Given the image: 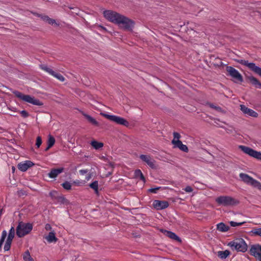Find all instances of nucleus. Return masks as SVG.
I'll return each instance as SVG.
<instances>
[{
	"mask_svg": "<svg viewBox=\"0 0 261 261\" xmlns=\"http://www.w3.org/2000/svg\"><path fill=\"white\" fill-rule=\"evenodd\" d=\"M250 254L256 259L261 261V245L258 244L251 246L249 250Z\"/></svg>",
	"mask_w": 261,
	"mask_h": 261,
	"instance_id": "f8f14e48",
	"label": "nucleus"
},
{
	"mask_svg": "<svg viewBox=\"0 0 261 261\" xmlns=\"http://www.w3.org/2000/svg\"><path fill=\"white\" fill-rule=\"evenodd\" d=\"M20 113L21 115H22V116L24 118H26L29 116L28 113L25 110H22V111H20Z\"/></svg>",
	"mask_w": 261,
	"mask_h": 261,
	"instance_id": "a18cd8bd",
	"label": "nucleus"
},
{
	"mask_svg": "<svg viewBox=\"0 0 261 261\" xmlns=\"http://www.w3.org/2000/svg\"><path fill=\"white\" fill-rule=\"evenodd\" d=\"M34 164H17L18 168L21 171H25Z\"/></svg>",
	"mask_w": 261,
	"mask_h": 261,
	"instance_id": "bb28decb",
	"label": "nucleus"
},
{
	"mask_svg": "<svg viewBox=\"0 0 261 261\" xmlns=\"http://www.w3.org/2000/svg\"><path fill=\"white\" fill-rule=\"evenodd\" d=\"M184 190L187 193H191L193 191V188L189 186H187Z\"/></svg>",
	"mask_w": 261,
	"mask_h": 261,
	"instance_id": "c03bdc74",
	"label": "nucleus"
},
{
	"mask_svg": "<svg viewBox=\"0 0 261 261\" xmlns=\"http://www.w3.org/2000/svg\"><path fill=\"white\" fill-rule=\"evenodd\" d=\"M239 176L242 180L245 183L251 185L253 187L257 188L258 189H261V184L248 174L241 173L240 174Z\"/></svg>",
	"mask_w": 261,
	"mask_h": 261,
	"instance_id": "423d86ee",
	"label": "nucleus"
},
{
	"mask_svg": "<svg viewBox=\"0 0 261 261\" xmlns=\"http://www.w3.org/2000/svg\"><path fill=\"white\" fill-rule=\"evenodd\" d=\"M51 75L57 79L61 82H64L65 81V78L63 76L59 73L56 72L54 71L53 73L51 74Z\"/></svg>",
	"mask_w": 261,
	"mask_h": 261,
	"instance_id": "72a5a7b5",
	"label": "nucleus"
},
{
	"mask_svg": "<svg viewBox=\"0 0 261 261\" xmlns=\"http://www.w3.org/2000/svg\"><path fill=\"white\" fill-rule=\"evenodd\" d=\"M103 15L107 20L117 24L121 28L128 29L133 26V23L130 19L116 12L105 11Z\"/></svg>",
	"mask_w": 261,
	"mask_h": 261,
	"instance_id": "f257e3e1",
	"label": "nucleus"
},
{
	"mask_svg": "<svg viewBox=\"0 0 261 261\" xmlns=\"http://www.w3.org/2000/svg\"><path fill=\"white\" fill-rule=\"evenodd\" d=\"M63 168H59L57 169H53L48 174V176L51 178H56L60 173L62 172Z\"/></svg>",
	"mask_w": 261,
	"mask_h": 261,
	"instance_id": "6ab92c4d",
	"label": "nucleus"
},
{
	"mask_svg": "<svg viewBox=\"0 0 261 261\" xmlns=\"http://www.w3.org/2000/svg\"><path fill=\"white\" fill-rule=\"evenodd\" d=\"M238 62L247 66L251 70L261 76V68L256 66L254 63H249L248 61L244 60H238Z\"/></svg>",
	"mask_w": 261,
	"mask_h": 261,
	"instance_id": "9d476101",
	"label": "nucleus"
},
{
	"mask_svg": "<svg viewBox=\"0 0 261 261\" xmlns=\"http://www.w3.org/2000/svg\"><path fill=\"white\" fill-rule=\"evenodd\" d=\"M160 187H157L155 188H151L148 190V191L152 193H156L157 191L159 190Z\"/></svg>",
	"mask_w": 261,
	"mask_h": 261,
	"instance_id": "49530a36",
	"label": "nucleus"
},
{
	"mask_svg": "<svg viewBox=\"0 0 261 261\" xmlns=\"http://www.w3.org/2000/svg\"><path fill=\"white\" fill-rule=\"evenodd\" d=\"M227 246L232 250H236L238 252H245L247 250V245L242 238H237L229 242Z\"/></svg>",
	"mask_w": 261,
	"mask_h": 261,
	"instance_id": "f03ea898",
	"label": "nucleus"
},
{
	"mask_svg": "<svg viewBox=\"0 0 261 261\" xmlns=\"http://www.w3.org/2000/svg\"><path fill=\"white\" fill-rule=\"evenodd\" d=\"M45 229L46 230H50L51 229V226L49 224H46L45 226Z\"/></svg>",
	"mask_w": 261,
	"mask_h": 261,
	"instance_id": "de8ad7c7",
	"label": "nucleus"
},
{
	"mask_svg": "<svg viewBox=\"0 0 261 261\" xmlns=\"http://www.w3.org/2000/svg\"><path fill=\"white\" fill-rule=\"evenodd\" d=\"M241 111L246 115L253 117H257L258 114L254 110L249 109L244 105H241Z\"/></svg>",
	"mask_w": 261,
	"mask_h": 261,
	"instance_id": "4468645a",
	"label": "nucleus"
},
{
	"mask_svg": "<svg viewBox=\"0 0 261 261\" xmlns=\"http://www.w3.org/2000/svg\"><path fill=\"white\" fill-rule=\"evenodd\" d=\"M32 229V224L20 222L16 227V235L19 238H22L29 234Z\"/></svg>",
	"mask_w": 261,
	"mask_h": 261,
	"instance_id": "20e7f679",
	"label": "nucleus"
},
{
	"mask_svg": "<svg viewBox=\"0 0 261 261\" xmlns=\"http://www.w3.org/2000/svg\"><path fill=\"white\" fill-rule=\"evenodd\" d=\"M11 244H10L9 243H6L4 246V250L5 251H8L10 250L11 248Z\"/></svg>",
	"mask_w": 261,
	"mask_h": 261,
	"instance_id": "37998d69",
	"label": "nucleus"
},
{
	"mask_svg": "<svg viewBox=\"0 0 261 261\" xmlns=\"http://www.w3.org/2000/svg\"><path fill=\"white\" fill-rule=\"evenodd\" d=\"M134 175L136 178H139L140 180L145 181V177L140 170H136L134 173Z\"/></svg>",
	"mask_w": 261,
	"mask_h": 261,
	"instance_id": "a878e982",
	"label": "nucleus"
},
{
	"mask_svg": "<svg viewBox=\"0 0 261 261\" xmlns=\"http://www.w3.org/2000/svg\"><path fill=\"white\" fill-rule=\"evenodd\" d=\"M244 223H245L244 222L238 223V222H234V221H230L229 222L230 225H231V226H232V227H236V226H241Z\"/></svg>",
	"mask_w": 261,
	"mask_h": 261,
	"instance_id": "ea45409f",
	"label": "nucleus"
},
{
	"mask_svg": "<svg viewBox=\"0 0 261 261\" xmlns=\"http://www.w3.org/2000/svg\"><path fill=\"white\" fill-rule=\"evenodd\" d=\"M41 68L42 69V70L45 71L50 75H51V74L53 73L54 71L51 68L48 67L46 66L42 65L41 66Z\"/></svg>",
	"mask_w": 261,
	"mask_h": 261,
	"instance_id": "4c0bfd02",
	"label": "nucleus"
},
{
	"mask_svg": "<svg viewBox=\"0 0 261 261\" xmlns=\"http://www.w3.org/2000/svg\"><path fill=\"white\" fill-rule=\"evenodd\" d=\"M215 201L218 205L224 206H233L239 203L238 200L229 196H219L216 199Z\"/></svg>",
	"mask_w": 261,
	"mask_h": 261,
	"instance_id": "7ed1b4c3",
	"label": "nucleus"
},
{
	"mask_svg": "<svg viewBox=\"0 0 261 261\" xmlns=\"http://www.w3.org/2000/svg\"><path fill=\"white\" fill-rule=\"evenodd\" d=\"M42 19L50 24L55 25L56 26H58L59 25V24L57 23L55 19L50 18L47 16H43Z\"/></svg>",
	"mask_w": 261,
	"mask_h": 261,
	"instance_id": "b1692460",
	"label": "nucleus"
},
{
	"mask_svg": "<svg viewBox=\"0 0 261 261\" xmlns=\"http://www.w3.org/2000/svg\"><path fill=\"white\" fill-rule=\"evenodd\" d=\"M56 199L59 203L61 204H67L69 203V201L64 196H60L56 197Z\"/></svg>",
	"mask_w": 261,
	"mask_h": 261,
	"instance_id": "473e14b6",
	"label": "nucleus"
},
{
	"mask_svg": "<svg viewBox=\"0 0 261 261\" xmlns=\"http://www.w3.org/2000/svg\"><path fill=\"white\" fill-rule=\"evenodd\" d=\"M90 187L93 189L96 194L98 193V181H94L89 185Z\"/></svg>",
	"mask_w": 261,
	"mask_h": 261,
	"instance_id": "c756f323",
	"label": "nucleus"
},
{
	"mask_svg": "<svg viewBox=\"0 0 261 261\" xmlns=\"http://www.w3.org/2000/svg\"><path fill=\"white\" fill-rule=\"evenodd\" d=\"M173 135V139L172 141H175L176 142L180 141L179 139L181 136L179 133L177 132H174Z\"/></svg>",
	"mask_w": 261,
	"mask_h": 261,
	"instance_id": "c9c22d12",
	"label": "nucleus"
},
{
	"mask_svg": "<svg viewBox=\"0 0 261 261\" xmlns=\"http://www.w3.org/2000/svg\"><path fill=\"white\" fill-rule=\"evenodd\" d=\"M42 144L41 138L39 136L37 137L36 139V145L39 148Z\"/></svg>",
	"mask_w": 261,
	"mask_h": 261,
	"instance_id": "79ce46f5",
	"label": "nucleus"
},
{
	"mask_svg": "<svg viewBox=\"0 0 261 261\" xmlns=\"http://www.w3.org/2000/svg\"><path fill=\"white\" fill-rule=\"evenodd\" d=\"M140 158L143 162H144L146 163H152L151 158L150 156L148 155L142 154L140 155Z\"/></svg>",
	"mask_w": 261,
	"mask_h": 261,
	"instance_id": "c85d7f7f",
	"label": "nucleus"
},
{
	"mask_svg": "<svg viewBox=\"0 0 261 261\" xmlns=\"http://www.w3.org/2000/svg\"><path fill=\"white\" fill-rule=\"evenodd\" d=\"M150 167L151 168H155V164H149Z\"/></svg>",
	"mask_w": 261,
	"mask_h": 261,
	"instance_id": "864d4df0",
	"label": "nucleus"
},
{
	"mask_svg": "<svg viewBox=\"0 0 261 261\" xmlns=\"http://www.w3.org/2000/svg\"><path fill=\"white\" fill-rule=\"evenodd\" d=\"M91 144L95 149H99L103 146V144L102 143L96 141H92Z\"/></svg>",
	"mask_w": 261,
	"mask_h": 261,
	"instance_id": "cd10ccee",
	"label": "nucleus"
},
{
	"mask_svg": "<svg viewBox=\"0 0 261 261\" xmlns=\"http://www.w3.org/2000/svg\"><path fill=\"white\" fill-rule=\"evenodd\" d=\"M85 117L87 119V120L92 124L98 126L99 125L98 122L93 117L90 116V115L85 114Z\"/></svg>",
	"mask_w": 261,
	"mask_h": 261,
	"instance_id": "2f4dec72",
	"label": "nucleus"
},
{
	"mask_svg": "<svg viewBox=\"0 0 261 261\" xmlns=\"http://www.w3.org/2000/svg\"><path fill=\"white\" fill-rule=\"evenodd\" d=\"M15 168L14 166H12V172L14 173V171H15Z\"/></svg>",
	"mask_w": 261,
	"mask_h": 261,
	"instance_id": "4d7b16f0",
	"label": "nucleus"
},
{
	"mask_svg": "<svg viewBox=\"0 0 261 261\" xmlns=\"http://www.w3.org/2000/svg\"><path fill=\"white\" fill-rule=\"evenodd\" d=\"M98 28H101V29L103 30L104 31H107L105 27H103L100 25H98Z\"/></svg>",
	"mask_w": 261,
	"mask_h": 261,
	"instance_id": "603ef678",
	"label": "nucleus"
},
{
	"mask_svg": "<svg viewBox=\"0 0 261 261\" xmlns=\"http://www.w3.org/2000/svg\"><path fill=\"white\" fill-rule=\"evenodd\" d=\"M152 204L154 208L157 210H163L169 206V202L167 201L155 200Z\"/></svg>",
	"mask_w": 261,
	"mask_h": 261,
	"instance_id": "ddd939ff",
	"label": "nucleus"
},
{
	"mask_svg": "<svg viewBox=\"0 0 261 261\" xmlns=\"http://www.w3.org/2000/svg\"><path fill=\"white\" fill-rule=\"evenodd\" d=\"M7 236V232L6 230H3L2 233L1 238L0 239V250L3 245V243L5 240V239Z\"/></svg>",
	"mask_w": 261,
	"mask_h": 261,
	"instance_id": "f704fd0d",
	"label": "nucleus"
},
{
	"mask_svg": "<svg viewBox=\"0 0 261 261\" xmlns=\"http://www.w3.org/2000/svg\"><path fill=\"white\" fill-rule=\"evenodd\" d=\"M15 235V229L14 227H11L9 230L8 237L14 238Z\"/></svg>",
	"mask_w": 261,
	"mask_h": 261,
	"instance_id": "a19ab883",
	"label": "nucleus"
},
{
	"mask_svg": "<svg viewBox=\"0 0 261 261\" xmlns=\"http://www.w3.org/2000/svg\"><path fill=\"white\" fill-rule=\"evenodd\" d=\"M3 213V209L2 208V209L0 210V217L2 216Z\"/></svg>",
	"mask_w": 261,
	"mask_h": 261,
	"instance_id": "5fc2aeb1",
	"label": "nucleus"
},
{
	"mask_svg": "<svg viewBox=\"0 0 261 261\" xmlns=\"http://www.w3.org/2000/svg\"><path fill=\"white\" fill-rule=\"evenodd\" d=\"M210 106L211 108H214V109H216V110H220L221 109H220V108H219V107H216V106H215L214 105H212V104H210Z\"/></svg>",
	"mask_w": 261,
	"mask_h": 261,
	"instance_id": "8fccbe9b",
	"label": "nucleus"
},
{
	"mask_svg": "<svg viewBox=\"0 0 261 261\" xmlns=\"http://www.w3.org/2000/svg\"><path fill=\"white\" fill-rule=\"evenodd\" d=\"M172 144L173 145L174 148H178L180 150L187 152L188 151V148L186 145L182 144L181 141L176 142L175 141H172Z\"/></svg>",
	"mask_w": 261,
	"mask_h": 261,
	"instance_id": "a211bd4d",
	"label": "nucleus"
},
{
	"mask_svg": "<svg viewBox=\"0 0 261 261\" xmlns=\"http://www.w3.org/2000/svg\"><path fill=\"white\" fill-rule=\"evenodd\" d=\"M80 172L82 174H84L85 173H87V170H81Z\"/></svg>",
	"mask_w": 261,
	"mask_h": 261,
	"instance_id": "3c124183",
	"label": "nucleus"
},
{
	"mask_svg": "<svg viewBox=\"0 0 261 261\" xmlns=\"http://www.w3.org/2000/svg\"><path fill=\"white\" fill-rule=\"evenodd\" d=\"M100 114L108 119L118 124L122 125L125 126H127L129 125L128 122L122 117L102 113H100Z\"/></svg>",
	"mask_w": 261,
	"mask_h": 261,
	"instance_id": "6e6552de",
	"label": "nucleus"
},
{
	"mask_svg": "<svg viewBox=\"0 0 261 261\" xmlns=\"http://www.w3.org/2000/svg\"><path fill=\"white\" fill-rule=\"evenodd\" d=\"M45 239L49 243L56 242L57 241V238L56 237L55 233L54 232H50L48 235L45 237Z\"/></svg>",
	"mask_w": 261,
	"mask_h": 261,
	"instance_id": "4be33fe9",
	"label": "nucleus"
},
{
	"mask_svg": "<svg viewBox=\"0 0 261 261\" xmlns=\"http://www.w3.org/2000/svg\"><path fill=\"white\" fill-rule=\"evenodd\" d=\"M23 163H25V164H27V163H32L31 162L29 161H25Z\"/></svg>",
	"mask_w": 261,
	"mask_h": 261,
	"instance_id": "6e6d98bb",
	"label": "nucleus"
},
{
	"mask_svg": "<svg viewBox=\"0 0 261 261\" xmlns=\"http://www.w3.org/2000/svg\"><path fill=\"white\" fill-rule=\"evenodd\" d=\"M248 79L250 83L255 87L261 88V83L256 78L253 76H250L248 77Z\"/></svg>",
	"mask_w": 261,
	"mask_h": 261,
	"instance_id": "412c9836",
	"label": "nucleus"
},
{
	"mask_svg": "<svg viewBox=\"0 0 261 261\" xmlns=\"http://www.w3.org/2000/svg\"><path fill=\"white\" fill-rule=\"evenodd\" d=\"M172 144L173 145L174 148H178L180 150L187 152L188 151V148L186 145L182 144L181 141L176 142L175 141H172Z\"/></svg>",
	"mask_w": 261,
	"mask_h": 261,
	"instance_id": "f3484780",
	"label": "nucleus"
},
{
	"mask_svg": "<svg viewBox=\"0 0 261 261\" xmlns=\"http://www.w3.org/2000/svg\"><path fill=\"white\" fill-rule=\"evenodd\" d=\"M226 71L228 72L229 75L233 79L235 82H242L243 81V77L240 72L235 68L231 66H227Z\"/></svg>",
	"mask_w": 261,
	"mask_h": 261,
	"instance_id": "9b49d317",
	"label": "nucleus"
},
{
	"mask_svg": "<svg viewBox=\"0 0 261 261\" xmlns=\"http://www.w3.org/2000/svg\"><path fill=\"white\" fill-rule=\"evenodd\" d=\"M23 259L25 261H34L31 256L30 253L28 250L25 251L23 255Z\"/></svg>",
	"mask_w": 261,
	"mask_h": 261,
	"instance_id": "7c9ffc66",
	"label": "nucleus"
},
{
	"mask_svg": "<svg viewBox=\"0 0 261 261\" xmlns=\"http://www.w3.org/2000/svg\"><path fill=\"white\" fill-rule=\"evenodd\" d=\"M172 144L173 145L174 148H178L180 150L187 152L188 151V148L186 145L182 144L181 141L176 142L175 141H172Z\"/></svg>",
	"mask_w": 261,
	"mask_h": 261,
	"instance_id": "dca6fc26",
	"label": "nucleus"
},
{
	"mask_svg": "<svg viewBox=\"0 0 261 261\" xmlns=\"http://www.w3.org/2000/svg\"><path fill=\"white\" fill-rule=\"evenodd\" d=\"M229 228V226L225 225L223 222L219 223L217 225V229L220 232H226Z\"/></svg>",
	"mask_w": 261,
	"mask_h": 261,
	"instance_id": "aec40b11",
	"label": "nucleus"
},
{
	"mask_svg": "<svg viewBox=\"0 0 261 261\" xmlns=\"http://www.w3.org/2000/svg\"><path fill=\"white\" fill-rule=\"evenodd\" d=\"M13 238L12 237H8V238L7 239V241H6V243H9L10 244H11L12 243V240H13Z\"/></svg>",
	"mask_w": 261,
	"mask_h": 261,
	"instance_id": "09e8293b",
	"label": "nucleus"
},
{
	"mask_svg": "<svg viewBox=\"0 0 261 261\" xmlns=\"http://www.w3.org/2000/svg\"><path fill=\"white\" fill-rule=\"evenodd\" d=\"M55 143V138L51 136V135H49L48 136V140H47V147L45 149V150H47L48 149H49L50 147H51Z\"/></svg>",
	"mask_w": 261,
	"mask_h": 261,
	"instance_id": "393cba45",
	"label": "nucleus"
},
{
	"mask_svg": "<svg viewBox=\"0 0 261 261\" xmlns=\"http://www.w3.org/2000/svg\"><path fill=\"white\" fill-rule=\"evenodd\" d=\"M13 93L18 98L27 102L38 106H41L43 105V103L41 101H40L39 99H36L34 97L30 95H24L17 91H14Z\"/></svg>",
	"mask_w": 261,
	"mask_h": 261,
	"instance_id": "39448f33",
	"label": "nucleus"
},
{
	"mask_svg": "<svg viewBox=\"0 0 261 261\" xmlns=\"http://www.w3.org/2000/svg\"><path fill=\"white\" fill-rule=\"evenodd\" d=\"M252 232L255 235L261 237V228H254L253 229Z\"/></svg>",
	"mask_w": 261,
	"mask_h": 261,
	"instance_id": "58836bf2",
	"label": "nucleus"
},
{
	"mask_svg": "<svg viewBox=\"0 0 261 261\" xmlns=\"http://www.w3.org/2000/svg\"><path fill=\"white\" fill-rule=\"evenodd\" d=\"M230 253V251L228 250L219 251L218 252V256L221 259H225L229 255Z\"/></svg>",
	"mask_w": 261,
	"mask_h": 261,
	"instance_id": "5701e85b",
	"label": "nucleus"
},
{
	"mask_svg": "<svg viewBox=\"0 0 261 261\" xmlns=\"http://www.w3.org/2000/svg\"><path fill=\"white\" fill-rule=\"evenodd\" d=\"M239 176L242 180L245 183L251 185L253 187L257 188L258 189H261V184L248 174L241 173L240 174Z\"/></svg>",
	"mask_w": 261,
	"mask_h": 261,
	"instance_id": "0eeeda50",
	"label": "nucleus"
},
{
	"mask_svg": "<svg viewBox=\"0 0 261 261\" xmlns=\"http://www.w3.org/2000/svg\"><path fill=\"white\" fill-rule=\"evenodd\" d=\"M62 187L64 189L69 190L71 189V184L68 181H65L62 184Z\"/></svg>",
	"mask_w": 261,
	"mask_h": 261,
	"instance_id": "e433bc0d",
	"label": "nucleus"
},
{
	"mask_svg": "<svg viewBox=\"0 0 261 261\" xmlns=\"http://www.w3.org/2000/svg\"><path fill=\"white\" fill-rule=\"evenodd\" d=\"M239 147L244 153L261 161V152L257 151L246 146L240 145Z\"/></svg>",
	"mask_w": 261,
	"mask_h": 261,
	"instance_id": "1a4fd4ad",
	"label": "nucleus"
},
{
	"mask_svg": "<svg viewBox=\"0 0 261 261\" xmlns=\"http://www.w3.org/2000/svg\"><path fill=\"white\" fill-rule=\"evenodd\" d=\"M161 231L167 237L178 242H181L180 239L174 232L164 229H161Z\"/></svg>",
	"mask_w": 261,
	"mask_h": 261,
	"instance_id": "2eb2a0df",
	"label": "nucleus"
}]
</instances>
